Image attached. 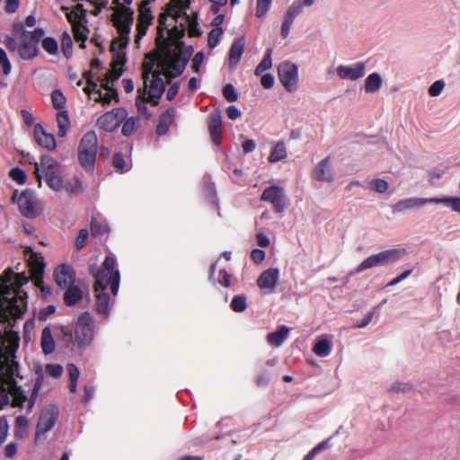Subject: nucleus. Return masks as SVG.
<instances>
[{"label": "nucleus", "mask_w": 460, "mask_h": 460, "mask_svg": "<svg viewBox=\"0 0 460 460\" xmlns=\"http://www.w3.org/2000/svg\"><path fill=\"white\" fill-rule=\"evenodd\" d=\"M191 57V50L174 48L164 53H149L142 64L143 91L150 103L156 106L165 90V84L162 78L164 75L167 83L182 74Z\"/></svg>", "instance_id": "obj_1"}, {"label": "nucleus", "mask_w": 460, "mask_h": 460, "mask_svg": "<svg viewBox=\"0 0 460 460\" xmlns=\"http://www.w3.org/2000/svg\"><path fill=\"white\" fill-rule=\"evenodd\" d=\"M134 12L129 7H119L111 15L113 26L117 29L119 37L112 40L111 44V51L113 53L111 62V69L109 75H114V79H119L123 73L122 66L126 63V53L123 49L128 46L129 41V33L133 22Z\"/></svg>", "instance_id": "obj_2"}, {"label": "nucleus", "mask_w": 460, "mask_h": 460, "mask_svg": "<svg viewBox=\"0 0 460 460\" xmlns=\"http://www.w3.org/2000/svg\"><path fill=\"white\" fill-rule=\"evenodd\" d=\"M19 40L18 53L22 59H31L38 53V43L44 35L42 29H36L33 31L23 30L22 25L15 28Z\"/></svg>", "instance_id": "obj_3"}, {"label": "nucleus", "mask_w": 460, "mask_h": 460, "mask_svg": "<svg viewBox=\"0 0 460 460\" xmlns=\"http://www.w3.org/2000/svg\"><path fill=\"white\" fill-rule=\"evenodd\" d=\"M95 282L93 288H103L104 290L111 286V292L117 295L119 285V273L115 270V260L107 257L103 261L102 268L94 274Z\"/></svg>", "instance_id": "obj_4"}, {"label": "nucleus", "mask_w": 460, "mask_h": 460, "mask_svg": "<svg viewBox=\"0 0 460 460\" xmlns=\"http://www.w3.org/2000/svg\"><path fill=\"white\" fill-rule=\"evenodd\" d=\"M406 254V250L403 248L391 249L374 254L364 260L357 268V271L360 272L365 270L385 266L394 263L400 260Z\"/></svg>", "instance_id": "obj_5"}, {"label": "nucleus", "mask_w": 460, "mask_h": 460, "mask_svg": "<svg viewBox=\"0 0 460 460\" xmlns=\"http://www.w3.org/2000/svg\"><path fill=\"white\" fill-rule=\"evenodd\" d=\"M17 203L21 213L26 217H35L42 211L40 201L31 190L22 191L17 199Z\"/></svg>", "instance_id": "obj_6"}, {"label": "nucleus", "mask_w": 460, "mask_h": 460, "mask_svg": "<svg viewBox=\"0 0 460 460\" xmlns=\"http://www.w3.org/2000/svg\"><path fill=\"white\" fill-rule=\"evenodd\" d=\"M278 75L280 83L290 93L297 89V67L289 61L281 62L278 66Z\"/></svg>", "instance_id": "obj_7"}, {"label": "nucleus", "mask_w": 460, "mask_h": 460, "mask_svg": "<svg viewBox=\"0 0 460 460\" xmlns=\"http://www.w3.org/2000/svg\"><path fill=\"white\" fill-rule=\"evenodd\" d=\"M58 416V410L55 406H49L44 409L40 415L36 434H35V441L39 442L41 439H44V434L54 427Z\"/></svg>", "instance_id": "obj_8"}, {"label": "nucleus", "mask_w": 460, "mask_h": 460, "mask_svg": "<svg viewBox=\"0 0 460 460\" xmlns=\"http://www.w3.org/2000/svg\"><path fill=\"white\" fill-rule=\"evenodd\" d=\"M128 112L123 108L113 109L102 115L97 120V126L104 131L111 132L126 119Z\"/></svg>", "instance_id": "obj_9"}, {"label": "nucleus", "mask_w": 460, "mask_h": 460, "mask_svg": "<svg viewBox=\"0 0 460 460\" xmlns=\"http://www.w3.org/2000/svg\"><path fill=\"white\" fill-rule=\"evenodd\" d=\"M261 199L270 202L277 213L283 212L287 204L284 189L278 186H270L264 190Z\"/></svg>", "instance_id": "obj_10"}, {"label": "nucleus", "mask_w": 460, "mask_h": 460, "mask_svg": "<svg viewBox=\"0 0 460 460\" xmlns=\"http://www.w3.org/2000/svg\"><path fill=\"white\" fill-rule=\"evenodd\" d=\"M60 170V164L49 155H42L40 163L34 164V174L37 178L39 187L41 186L42 174L45 176L55 173Z\"/></svg>", "instance_id": "obj_11"}, {"label": "nucleus", "mask_w": 460, "mask_h": 460, "mask_svg": "<svg viewBox=\"0 0 460 460\" xmlns=\"http://www.w3.org/2000/svg\"><path fill=\"white\" fill-rule=\"evenodd\" d=\"M75 271L72 267L62 264L54 271L56 283L63 289L72 285L75 281Z\"/></svg>", "instance_id": "obj_12"}, {"label": "nucleus", "mask_w": 460, "mask_h": 460, "mask_svg": "<svg viewBox=\"0 0 460 460\" xmlns=\"http://www.w3.org/2000/svg\"><path fill=\"white\" fill-rule=\"evenodd\" d=\"M313 178L317 181L331 182L334 179L332 165L328 158L322 160L313 171Z\"/></svg>", "instance_id": "obj_13"}, {"label": "nucleus", "mask_w": 460, "mask_h": 460, "mask_svg": "<svg viewBox=\"0 0 460 460\" xmlns=\"http://www.w3.org/2000/svg\"><path fill=\"white\" fill-rule=\"evenodd\" d=\"M336 72L340 78L357 80L365 75V64L363 62L357 63L353 66H339Z\"/></svg>", "instance_id": "obj_14"}, {"label": "nucleus", "mask_w": 460, "mask_h": 460, "mask_svg": "<svg viewBox=\"0 0 460 460\" xmlns=\"http://www.w3.org/2000/svg\"><path fill=\"white\" fill-rule=\"evenodd\" d=\"M303 4L300 2L293 3L288 9L281 27V36L288 37L294 19L302 13Z\"/></svg>", "instance_id": "obj_15"}, {"label": "nucleus", "mask_w": 460, "mask_h": 460, "mask_svg": "<svg viewBox=\"0 0 460 460\" xmlns=\"http://www.w3.org/2000/svg\"><path fill=\"white\" fill-rule=\"evenodd\" d=\"M429 203H432L431 199L409 198L396 202L393 206V210L396 213H402L409 209L420 208Z\"/></svg>", "instance_id": "obj_16"}, {"label": "nucleus", "mask_w": 460, "mask_h": 460, "mask_svg": "<svg viewBox=\"0 0 460 460\" xmlns=\"http://www.w3.org/2000/svg\"><path fill=\"white\" fill-rule=\"evenodd\" d=\"M279 276L278 269H268L264 270L257 279V285L261 288L273 290L277 285Z\"/></svg>", "instance_id": "obj_17"}, {"label": "nucleus", "mask_w": 460, "mask_h": 460, "mask_svg": "<svg viewBox=\"0 0 460 460\" xmlns=\"http://www.w3.org/2000/svg\"><path fill=\"white\" fill-rule=\"evenodd\" d=\"M169 16L168 13H163L158 17V26H157V36L155 39V42L157 47L161 49L159 53H164L167 49H172L169 46L168 40L164 36V31L167 30V26L165 22Z\"/></svg>", "instance_id": "obj_18"}, {"label": "nucleus", "mask_w": 460, "mask_h": 460, "mask_svg": "<svg viewBox=\"0 0 460 460\" xmlns=\"http://www.w3.org/2000/svg\"><path fill=\"white\" fill-rule=\"evenodd\" d=\"M34 137L36 142L43 148L54 150L56 147V140L52 134L45 132L43 128L37 124L34 127Z\"/></svg>", "instance_id": "obj_19"}, {"label": "nucleus", "mask_w": 460, "mask_h": 460, "mask_svg": "<svg viewBox=\"0 0 460 460\" xmlns=\"http://www.w3.org/2000/svg\"><path fill=\"white\" fill-rule=\"evenodd\" d=\"M95 296V307L99 314L107 316L110 312L109 295L103 288H93Z\"/></svg>", "instance_id": "obj_20"}, {"label": "nucleus", "mask_w": 460, "mask_h": 460, "mask_svg": "<svg viewBox=\"0 0 460 460\" xmlns=\"http://www.w3.org/2000/svg\"><path fill=\"white\" fill-rule=\"evenodd\" d=\"M93 337V327H80L75 328V341L79 347H85L89 345Z\"/></svg>", "instance_id": "obj_21"}, {"label": "nucleus", "mask_w": 460, "mask_h": 460, "mask_svg": "<svg viewBox=\"0 0 460 460\" xmlns=\"http://www.w3.org/2000/svg\"><path fill=\"white\" fill-rule=\"evenodd\" d=\"M245 46V39L244 37H240L239 39L235 40L229 50V65L230 66H235L239 60L242 58V55L244 50Z\"/></svg>", "instance_id": "obj_22"}, {"label": "nucleus", "mask_w": 460, "mask_h": 460, "mask_svg": "<svg viewBox=\"0 0 460 460\" xmlns=\"http://www.w3.org/2000/svg\"><path fill=\"white\" fill-rule=\"evenodd\" d=\"M221 114L218 111H215L208 117V130L212 140L215 144H219V128L221 127Z\"/></svg>", "instance_id": "obj_23"}, {"label": "nucleus", "mask_w": 460, "mask_h": 460, "mask_svg": "<svg viewBox=\"0 0 460 460\" xmlns=\"http://www.w3.org/2000/svg\"><path fill=\"white\" fill-rule=\"evenodd\" d=\"M97 88V83L93 82L91 79H87V86L84 89V92L90 95L93 93L94 101L97 102H102L103 103H110L112 99L116 101V98L112 95V93L102 95V91Z\"/></svg>", "instance_id": "obj_24"}, {"label": "nucleus", "mask_w": 460, "mask_h": 460, "mask_svg": "<svg viewBox=\"0 0 460 460\" xmlns=\"http://www.w3.org/2000/svg\"><path fill=\"white\" fill-rule=\"evenodd\" d=\"M78 151L97 154V137L93 131H88L83 136Z\"/></svg>", "instance_id": "obj_25"}, {"label": "nucleus", "mask_w": 460, "mask_h": 460, "mask_svg": "<svg viewBox=\"0 0 460 460\" xmlns=\"http://www.w3.org/2000/svg\"><path fill=\"white\" fill-rule=\"evenodd\" d=\"M175 115V110L169 109L160 116L159 123L156 128V133L158 135H164L167 133L169 126L174 122Z\"/></svg>", "instance_id": "obj_26"}, {"label": "nucleus", "mask_w": 460, "mask_h": 460, "mask_svg": "<svg viewBox=\"0 0 460 460\" xmlns=\"http://www.w3.org/2000/svg\"><path fill=\"white\" fill-rule=\"evenodd\" d=\"M40 345L44 354H50L55 349V342L49 327H45L41 332Z\"/></svg>", "instance_id": "obj_27"}, {"label": "nucleus", "mask_w": 460, "mask_h": 460, "mask_svg": "<svg viewBox=\"0 0 460 460\" xmlns=\"http://www.w3.org/2000/svg\"><path fill=\"white\" fill-rule=\"evenodd\" d=\"M96 159V154L92 152H79L78 151V161L80 165L87 172H93L94 170V164Z\"/></svg>", "instance_id": "obj_28"}, {"label": "nucleus", "mask_w": 460, "mask_h": 460, "mask_svg": "<svg viewBox=\"0 0 460 460\" xmlns=\"http://www.w3.org/2000/svg\"><path fill=\"white\" fill-rule=\"evenodd\" d=\"M66 288V291L64 294V301L67 305H74L81 301L83 292L78 287L70 285Z\"/></svg>", "instance_id": "obj_29"}, {"label": "nucleus", "mask_w": 460, "mask_h": 460, "mask_svg": "<svg viewBox=\"0 0 460 460\" xmlns=\"http://www.w3.org/2000/svg\"><path fill=\"white\" fill-rule=\"evenodd\" d=\"M288 332V328L282 326L277 332L269 333L267 341L270 345L278 347L287 339Z\"/></svg>", "instance_id": "obj_30"}, {"label": "nucleus", "mask_w": 460, "mask_h": 460, "mask_svg": "<svg viewBox=\"0 0 460 460\" xmlns=\"http://www.w3.org/2000/svg\"><path fill=\"white\" fill-rule=\"evenodd\" d=\"M46 183L55 191H60L64 189L65 183L60 175V170L45 176Z\"/></svg>", "instance_id": "obj_31"}, {"label": "nucleus", "mask_w": 460, "mask_h": 460, "mask_svg": "<svg viewBox=\"0 0 460 460\" xmlns=\"http://www.w3.org/2000/svg\"><path fill=\"white\" fill-rule=\"evenodd\" d=\"M382 84V78L379 74L373 73L369 75L365 82V91L367 93L377 92Z\"/></svg>", "instance_id": "obj_32"}, {"label": "nucleus", "mask_w": 460, "mask_h": 460, "mask_svg": "<svg viewBox=\"0 0 460 460\" xmlns=\"http://www.w3.org/2000/svg\"><path fill=\"white\" fill-rule=\"evenodd\" d=\"M57 123L58 127V136L63 137L70 126V121L66 111L58 112L57 115Z\"/></svg>", "instance_id": "obj_33"}, {"label": "nucleus", "mask_w": 460, "mask_h": 460, "mask_svg": "<svg viewBox=\"0 0 460 460\" xmlns=\"http://www.w3.org/2000/svg\"><path fill=\"white\" fill-rule=\"evenodd\" d=\"M287 157V149L284 142H278L273 148L270 157V163H277Z\"/></svg>", "instance_id": "obj_34"}, {"label": "nucleus", "mask_w": 460, "mask_h": 460, "mask_svg": "<svg viewBox=\"0 0 460 460\" xmlns=\"http://www.w3.org/2000/svg\"><path fill=\"white\" fill-rule=\"evenodd\" d=\"M431 202L434 204H445L450 207L454 211L460 213V198H431Z\"/></svg>", "instance_id": "obj_35"}, {"label": "nucleus", "mask_w": 460, "mask_h": 460, "mask_svg": "<svg viewBox=\"0 0 460 460\" xmlns=\"http://www.w3.org/2000/svg\"><path fill=\"white\" fill-rule=\"evenodd\" d=\"M169 36L171 39H172L175 41L173 46H171L169 44V46L171 48H181V49H187V48H183L182 44L178 41L180 39H181L184 36V28H178L177 26L172 27L169 31ZM188 49L192 51L191 48H188Z\"/></svg>", "instance_id": "obj_36"}, {"label": "nucleus", "mask_w": 460, "mask_h": 460, "mask_svg": "<svg viewBox=\"0 0 460 460\" xmlns=\"http://www.w3.org/2000/svg\"><path fill=\"white\" fill-rule=\"evenodd\" d=\"M139 14L137 17V21L144 22L145 23H152L153 15L151 13L150 8L147 7V0H143L141 4L139 5Z\"/></svg>", "instance_id": "obj_37"}, {"label": "nucleus", "mask_w": 460, "mask_h": 460, "mask_svg": "<svg viewBox=\"0 0 460 460\" xmlns=\"http://www.w3.org/2000/svg\"><path fill=\"white\" fill-rule=\"evenodd\" d=\"M150 102L147 99V96L143 91H137V96L136 99V107L137 109V111L140 114L146 115V117H149L147 114V106L146 103Z\"/></svg>", "instance_id": "obj_38"}, {"label": "nucleus", "mask_w": 460, "mask_h": 460, "mask_svg": "<svg viewBox=\"0 0 460 460\" xmlns=\"http://www.w3.org/2000/svg\"><path fill=\"white\" fill-rule=\"evenodd\" d=\"M314 352L320 357H326L331 351V343L326 339H321L314 347Z\"/></svg>", "instance_id": "obj_39"}, {"label": "nucleus", "mask_w": 460, "mask_h": 460, "mask_svg": "<svg viewBox=\"0 0 460 460\" xmlns=\"http://www.w3.org/2000/svg\"><path fill=\"white\" fill-rule=\"evenodd\" d=\"M117 79H114L113 75H109V72L105 75V77L101 82V87L104 90L112 93V95L116 98V102L119 101L117 90L113 87V83Z\"/></svg>", "instance_id": "obj_40"}, {"label": "nucleus", "mask_w": 460, "mask_h": 460, "mask_svg": "<svg viewBox=\"0 0 460 460\" xmlns=\"http://www.w3.org/2000/svg\"><path fill=\"white\" fill-rule=\"evenodd\" d=\"M73 42L70 35L67 32H63L61 37V49L66 58L72 56Z\"/></svg>", "instance_id": "obj_41"}, {"label": "nucleus", "mask_w": 460, "mask_h": 460, "mask_svg": "<svg viewBox=\"0 0 460 460\" xmlns=\"http://www.w3.org/2000/svg\"><path fill=\"white\" fill-rule=\"evenodd\" d=\"M123 121L125 122L122 126L121 132L124 136H130L136 131V129L138 127V119L137 118H126V119H124Z\"/></svg>", "instance_id": "obj_42"}, {"label": "nucleus", "mask_w": 460, "mask_h": 460, "mask_svg": "<svg viewBox=\"0 0 460 460\" xmlns=\"http://www.w3.org/2000/svg\"><path fill=\"white\" fill-rule=\"evenodd\" d=\"M271 53H272V50L271 49H268L265 57L263 58V59L260 62V64L255 68V75H260L264 71H266V70H268L269 68L271 67V66H272Z\"/></svg>", "instance_id": "obj_43"}, {"label": "nucleus", "mask_w": 460, "mask_h": 460, "mask_svg": "<svg viewBox=\"0 0 460 460\" xmlns=\"http://www.w3.org/2000/svg\"><path fill=\"white\" fill-rule=\"evenodd\" d=\"M110 229L105 224H102L96 220L91 222V233L93 236H105Z\"/></svg>", "instance_id": "obj_44"}, {"label": "nucleus", "mask_w": 460, "mask_h": 460, "mask_svg": "<svg viewBox=\"0 0 460 460\" xmlns=\"http://www.w3.org/2000/svg\"><path fill=\"white\" fill-rule=\"evenodd\" d=\"M231 308L233 311L241 313L243 312L247 306L246 305V297L244 296H235L232 299Z\"/></svg>", "instance_id": "obj_45"}, {"label": "nucleus", "mask_w": 460, "mask_h": 460, "mask_svg": "<svg viewBox=\"0 0 460 460\" xmlns=\"http://www.w3.org/2000/svg\"><path fill=\"white\" fill-rule=\"evenodd\" d=\"M51 101L53 107L61 110L65 107L66 98L59 90H55L51 93Z\"/></svg>", "instance_id": "obj_46"}, {"label": "nucleus", "mask_w": 460, "mask_h": 460, "mask_svg": "<svg viewBox=\"0 0 460 460\" xmlns=\"http://www.w3.org/2000/svg\"><path fill=\"white\" fill-rule=\"evenodd\" d=\"M223 33V30L221 28H216L209 31L208 36V45L209 48H214L218 43Z\"/></svg>", "instance_id": "obj_47"}, {"label": "nucleus", "mask_w": 460, "mask_h": 460, "mask_svg": "<svg viewBox=\"0 0 460 460\" xmlns=\"http://www.w3.org/2000/svg\"><path fill=\"white\" fill-rule=\"evenodd\" d=\"M62 10L66 12V18L68 22L72 24V27H75V24L78 25L83 22H85V19H81L80 13L76 11L73 10L68 13V8L64 6L62 7Z\"/></svg>", "instance_id": "obj_48"}, {"label": "nucleus", "mask_w": 460, "mask_h": 460, "mask_svg": "<svg viewBox=\"0 0 460 460\" xmlns=\"http://www.w3.org/2000/svg\"><path fill=\"white\" fill-rule=\"evenodd\" d=\"M369 187L378 193H385L388 190L389 185L388 182L383 179H376L369 183Z\"/></svg>", "instance_id": "obj_49"}, {"label": "nucleus", "mask_w": 460, "mask_h": 460, "mask_svg": "<svg viewBox=\"0 0 460 460\" xmlns=\"http://www.w3.org/2000/svg\"><path fill=\"white\" fill-rule=\"evenodd\" d=\"M73 32L76 41H85L87 39L86 32H88V30L83 23L78 25L75 24V27H73Z\"/></svg>", "instance_id": "obj_50"}, {"label": "nucleus", "mask_w": 460, "mask_h": 460, "mask_svg": "<svg viewBox=\"0 0 460 460\" xmlns=\"http://www.w3.org/2000/svg\"><path fill=\"white\" fill-rule=\"evenodd\" d=\"M36 373V380L33 386L32 394H31V399L37 396V394L39 393L40 389L42 386L43 381H44V375L43 371L40 367H38L35 371Z\"/></svg>", "instance_id": "obj_51"}, {"label": "nucleus", "mask_w": 460, "mask_h": 460, "mask_svg": "<svg viewBox=\"0 0 460 460\" xmlns=\"http://www.w3.org/2000/svg\"><path fill=\"white\" fill-rule=\"evenodd\" d=\"M43 49L49 54H56L58 52V43L55 39L48 37L42 40Z\"/></svg>", "instance_id": "obj_52"}, {"label": "nucleus", "mask_w": 460, "mask_h": 460, "mask_svg": "<svg viewBox=\"0 0 460 460\" xmlns=\"http://www.w3.org/2000/svg\"><path fill=\"white\" fill-rule=\"evenodd\" d=\"M45 372L54 378H58L63 373V368L58 364H47L45 366Z\"/></svg>", "instance_id": "obj_53"}, {"label": "nucleus", "mask_w": 460, "mask_h": 460, "mask_svg": "<svg viewBox=\"0 0 460 460\" xmlns=\"http://www.w3.org/2000/svg\"><path fill=\"white\" fill-rule=\"evenodd\" d=\"M272 0H257L256 16L261 18L264 16L269 10Z\"/></svg>", "instance_id": "obj_54"}, {"label": "nucleus", "mask_w": 460, "mask_h": 460, "mask_svg": "<svg viewBox=\"0 0 460 460\" xmlns=\"http://www.w3.org/2000/svg\"><path fill=\"white\" fill-rule=\"evenodd\" d=\"M0 65L3 67V72L4 75H9L11 72V63L6 56L5 51L0 48Z\"/></svg>", "instance_id": "obj_55"}, {"label": "nucleus", "mask_w": 460, "mask_h": 460, "mask_svg": "<svg viewBox=\"0 0 460 460\" xmlns=\"http://www.w3.org/2000/svg\"><path fill=\"white\" fill-rule=\"evenodd\" d=\"M150 24L151 23H145L144 22L137 21V34L136 35V39H135V43L137 45L139 44L140 40L146 34L147 28Z\"/></svg>", "instance_id": "obj_56"}, {"label": "nucleus", "mask_w": 460, "mask_h": 460, "mask_svg": "<svg viewBox=\"0 0 460 460\" xmlns=\"http://www.w3.org/2000/svg\"><path fill=\"white\" fill-rule=\"evenodd\" d=\"M223 95L228 102H235L238 98L234 86L228 84L223 88Z\"/></svg>", "instance_id": "obj_57"}, {"label": "nucleus", "mask_w": 460, "mask_h": 460, "mask_svg": "<svg viewBox=\"0 0 460 460\" xmlns=\"http://www.w3.org/2000/svg\"><path fill=\"white\" fill-rule=\"evenodd\" d=\"M9 176L18 183H23L26 180V174L25 172L19 169V168H13L10 171Z\"/></svg>", "instance_id": "obj_58"}, {"label": "nucleus", "mask_w": 460, "mask_h": 460, "mask_svg": "<svg viewBox=\"0 0 460 460\" xmlns=\"http://www.w3.org/2000/svg\"><path fill=\"white\" fill-rule=\"evenodd\" d=\"M88 231L86 229H81L78 233V235L75 239V248L77 250H81L84 244H85V242L88 238Z\"/></svg>", "instance_id": "obj_59"}, {"label": "nucleus", "mask_w": 460, "mask_h": 460, "mask_svg": "<svg viewBox=\"0 0 460 460\" xmlns=\"http://www.w3.org/2000/svg\"><path fill=\"white\" fill-rule=\"evenodd\" d=\"M412 389V386L408 383L394 382L391 385V390L395 393H407Z\"/></svg>", "instance_id": "obj_60"}, {"label": "nucleus", "mask_w": 460, "mask_h": 460, "mask_svg": "<svg viewBox=\"0 0 460 460\" xmlns=\"http://www.w3.org/2000/svg\"><path fill=\"white\" fill-rule=\"evenodd\" d=\"M92 323H93V320H92L90 314L87 312H84L79 316L75 326L93 327Z\"/></svg>", "instance_id": "obj_61"}, {"label": "nucleus", "mask_w": 460, "mask_h": 460, "mask_svg": "<svg viewBox=\"0 0 460 460\" xmlns=\"http://www.w3.org/2000/svg\"><path fill=\"white\" fill-rule=\"evenodd\" d=\"M445 86V83L442 80H438L435 83H433L429 88V93L431 96H438L442 92L443 88Z\"/></svg>", "instance_id": "obj_62"}, {"label": "nucleus", "mask_w": 460, "mask_h": 460, "mask_svg": "<svg viewBox=\"0 0 460 460\" xmlns=\"http://www.w3.org/2000/svg\"><path fill=\"white\" fill-rule=\"evenodd\" d=\"M67 191L71 192V193H78V192H81L83 191V185H82V181L77 179V178H75L74 179V182L73 183H69V184H65V187H64Z\"/></svg>", "instance_id": "obj_63"}, {"label": "nucleus", "mask_w": 460, "mask_h": 460, "mask_svg": "<svg viewBox=\"0 0 460 460\" xmlns=\"http://www.w3.org/2000/svg\"><path fill=\"white\" fill-rule=\"evenodd\" d=\"M187 20L189 22V35L190 37H199L201 35V31L198 27V22L194 20H190L189 17H187Z\"/></svg>", "instance_id": "obj_64"}]
</instances>
